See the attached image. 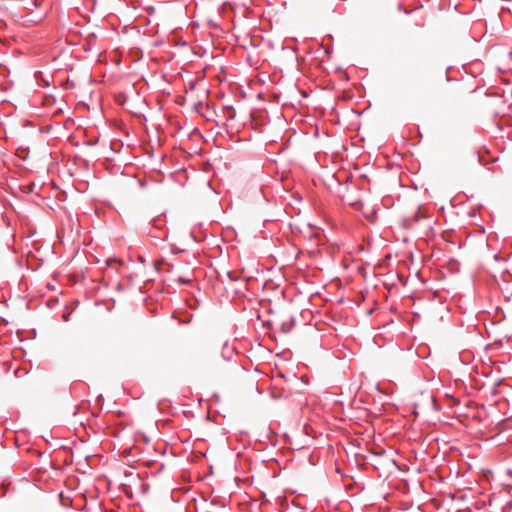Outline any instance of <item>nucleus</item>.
<instances>
[{"instance_id":"5","label":"nucleus","mask_w":512,"mask_h":512,"mask_svg":"<svg viewBox=\"0 0 512 512\" xmlns=\"http://www.w3.org/2000/svg\"><path fill=\"white\" fill-rule=\"evenodd\" d=\"M32 5H33L34 7H37V6H38V3H37L35 0H32Z\"/></svg>"},{"instance_id":"3","label":"nucleus","mask_w":512,"mask_h":512,"mask_svg":"<svg viewBox=\"0 0 512 512\" xmlns=\"http://www.w3.org/2000/svg\"><path fill=\"white\" fill-rule=\"evenodd\" d=\"M33 187H34V184H29V186L27 187V192H32L33 191Z\"/></svg>"},{"instance_id":"6","label":"nucleus","mask_w":512,"mask_h":512,"mask_svg":"<svg viewBox=\"0 0 512 512\" xmlns=\"http://www.w3.org/2000/svg\"><path fill=\"white\" fill-rule=\"evenodd\" d=\"M358 203H359L358 201H356V202H351V203H350V205H352V206H356Z\"/></svg>"},{"instance_id":"1","label":"nucleus","mask_w":512,"mask_h":512,"mask_svg":"<svg viewBox=\"0 0 512 512\" xmlns=\"http://www.w3.org/2000/svg\"><path fill=\"white\" fill-rule=\"evenodd\" d=\"M233 355H234V348L229 347L228 343L226 342L223 345V350H222L223 359L226 361H230L232 359Z\"/></svg>"},{"instance_id":"4","label":"nucleus","mask_w":512,"mask_h":512,"mask_svg":"<svg viewBox=\"0 0 512 512\" xmlns=\"http://www.w3.org/2000/svg\"><path fill=\"white\" fill-rule=\"evenodd\" d=\"M227 276H228L231 280H235V279L232 277V273H231V272H228Z\"/></svg>"},{"instance_id":"7","label":"nucleus","mask_w":512,"mask_h":512,"mask_svg":"<svg viewBox=\"0 0 512 512\" xmlns=\"http://www.w3.org/2000/svg\"><path fill=\"white\" fill-rule=\"evenodd\" d=\"M234 116H235L234 114L230 115L229 119H234Z\"/></svg>"},{"instance_id":"2","label":"nucleus","mask_w":512,"mask_h":512,"mask_svg":"<svg viewBox=\"0 0 512 512\" xmlns=\"http://www.w3.org/2000/svg\"><path fill=\"white\" fill-rule=\"evenodd\" d=\"M178 281L182 284H187V283H190L192 281V278L191 277H186V276H179L178 277Z\"/></svg>"}]
</instances>
